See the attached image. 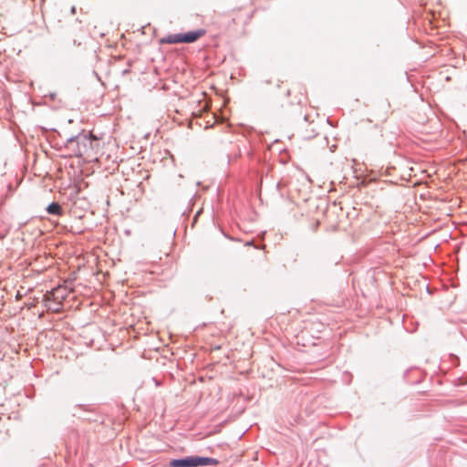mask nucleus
<instances>
[{
  "label": "nucleus",
  "mask_w": 467,
  "mask_h": 467,
  "mask_svg": "<svg viewBox=\"0 0 467 467\" xmlns=\"http://www.w3.org/2000/svg\"><path fill=\"white\" fill-rule=\"evenodd\" d=\"M92 134L87 133L79 118L68 119L62 127L60 139H65L64 146H60V157L82 156L92 150Z\"/></svg>",
  "instance_id": "nucleus-1"
},
{
  "label": "nucleus",
  "mask_w": 467,
  "mask_h": 467,
  "mask_svg": "<svg viewBox=\"0 0 467 467\" xmlns=\"http://www.w3.org/2000/svg\"><path fill=\"white\" fill-rule=\"evenodd\" d=\"M219 461L215 458L204 457V456H186L184 458L172 459L169 466L170 467H200L217 465Z\"/></svg>",
  "instance_id": "nucleus-2"
},
{
  "label": "nucleus",
  "mask_w": 467,
  "mask_h": 467,
  "mask_svg": "<svg viewBox=\"0 0 467 467\" xmlns=\"http://www.w3.org/2000/svg\"><path fill=\"white\" fill-rule=\"evenodd\" d=\"M206 34V30L203 28H199L197 30L188 31L185 33H182V37L183 43L191 44L197 41L200 37L203 36Z\"/></svg>",
  "instance_id": "nucleus-3"
},
{
  "label": "nucleus",
  "mask_w": 467,
  "mask_h": 467,
  "mask_svg": "<svg viewBox=\"0 0 467 467\" xmlns=\"http://www.w3.org/2000/svg\"><path fill=\"white\" fill-rule=\"evenodd\" d=\"M182 33L168 35L166 37L161 39V43L167 44H179L183 43Z\"/></svg>",
  "instance_id": "nucleus-4"
},
{
  "label": "nucleus",
  "mask_w": 467,
  "mask_h": 467,
  "mask_svg": "<svg viewBox=\"0 0 467 467\" xmlns=\"http://www.w3.org/2000/svg\"><path fill=\"white\" fill-rule=\"evenodd\" d=\"M75 279H76V270H75V269H74V270H72V271L69 273L68 276H67V277H62V276L60 275V281H62V280H63V282H64V288H65L66 290H69V291H71V290H72V288H71V286H70V285H71L72 282H73Z\"/></svg>",
  "instance_id": "nucleus-5"
},
{
  "label": "nucleus",
  "mask_w": 467,
  "mask_h": 467,
  "mask_svg": "<svg viewBox=\"0 0 467 467\" xmlns=\"http://www.w3.org/2000/svg\"><path fill=\"white\" fill-rule=\"evenodd\" d=\"M55 292H56V288L51 290L50 292L47 293L45 295V298H46V306L49 309V310H52L53 312H57L58 311V308H55V307H52L51 306V297H54L55 296Z\"/></svg>",
  "instance_id": "nucleus-6"
},
{
  "label": "nucleus",
  "mask_w": 467,
  "mask_h": 467,
  "mask_svg": "<svg viewBox=\"0 0 467 467\" xmlns=\"http://www.w3.org/2000/svg\"><path fill=\"white\" fill-rule=\"evenodd\" d=\"M71 260H74L76 261L77 258L74 257V258H68L67 261H65L63 258L60 257V268H59V271H60V274L63 272V265H67L68 269L70 270L71 268H77L78 269L79 268V265H78L77 266L73 265Z\"/></svg>",
  "instance_id": "nucleus-7"
},
{
  "label": "nucleus",
  "mask_w": 467,
  "mask_h": 467,
  "mask_svg": "<svg viewBox=\"0 0 467 467\" xmlns=\"http://www.w3.org/2000/svg\"><path fill=\"white\" fill-rule=\"evenodd\" d=\"M47 212L53 214H58V202H52L47 207Z\"/></svg>",
  "instance_id": "nucleus-8"
},
{
  "label": "nucleus",
  "mask_w": 467,
  "mask_h": 467,
  "mask_svg": "<svg viewBox=\"0 0 467 467\" xmlns=\"http://www.w3.org/2000/svg\"><path fill=\"white\" fill-rule=\"evenodd\" d=\"M62 286L63 285L60 284V290L62 289ZM64 298H65V296L60 293V299H64ZM59 306H60V311H61L64 308V303L62 302V300H60Z\"/></svg>",
  "instance_id": "nucleus-9"
},
{
  "label": "nucleus",
  "mask_w": 467,
  "mask_h": 467,
  "mask_svg": "<svg viewBox=\"0 0 467 467\" xmlns=\"http://www.w3.org/2000/svg\"><path fill=\"white\" fill-rule=\"evenodd\" d=\"M451 361L454 363V365H458V360H459V358H458V357H457V356H455V355H452V354H451Z\"/></svg>",
  "instance_id": "nucleus-10"
},
{
  "label": "nucleus",
  "mask_w": 467,
  "mask_h": 467,
  "mask_svg": "<svg viewBox=\"0 0 467 467\" xmlns=\"http://www.w3.org/2000/svg\"><path fill=\"white\" fill-rule=\"evenodd\" d=\"M280 188H281V182H279L276 183V189L279 191Z\"/></svg>",
  "instance_id": "nucleus-11"
},
{
  "label": "nucleus",
  "mask_w": 467,
  "mask_h": 467,
  "mask_svg": "<svg viewBox=\"0 0 467 467\" xmlns=\"http://www.w3.org/2000/svg\"><path fill=\"white\" fill-rule=\"evenodd\" d=\"M71 13H72V14H75V13H76V7H75V6H72V7H71Z\"/></svg>",
  "instance_id": "nucleus-12"
},
{
  "label": "nucleus",
  "mask_w": 467,
  "mask_h": 467,
  "mask_svg": "<svg viewBox=\"0 0 467 467\" xmlns=\"http://www.w3.org/2000/svg\"><path fill=\"white\" fill-rule=\"evenodd\" d=\"M59 351L62 352L63 351V348L60 346V348H59Z\"/></svg>",
  "instance_id": "nucleus-13"
}]
</instances>
